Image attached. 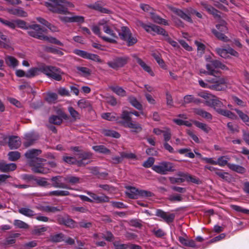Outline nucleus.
<instances>
[{
	"instance_id": "f257e3e1",
	"label": "nucleus",
	"mask_w": 249,
	"mask_h": 249,
	"mask_svg": "<svg viewBox=\"0 0 249 249\" xmlns=\"http://www.w3.org/2000/svg\"><path fill=\"white\" fill-rule=\"evenodd\" d=\"M46 29L42 28L41 26L38 24H34L29 25L27 34L30 36L34 38L40 40H45L51 43L56 44L61 46H64L63 43L56 38L44 35L43 33H46Z\"/></svg>"
},
{
	"instance_id": "f03ea898",
	"label": "nucleus",
	"mask_w": 249,
	"mask_h": 249,
	"mask_svg": "<svg viewBox=\"0 0 249 249\" xmlns=\"http://www.w3.org/2000/svg\"><path fill=\"white\" fill-rule=\"evenodd\" d=\"M131 34L128 27L122 26L120 31V26L113 24L110 22V43L116 42L118 39V36L123 40Z\"/></svg>"
},
{
	"instance_id": "7ed1b4c3",
	"label": "nucleus",
	"mask_w": 249,
	"mask_h": 249,
	"mask_svg": "<svg viewBox=\"0 0 249 249\" xmlns=\"http://www.w3.org/2000/svg\"><path fill=\"white\" fill-rule=\"evenodd\" d=\"M152 169L156 173L162 175H167L168 173L173 172L175 170L174 164L167 161H162L157 164L154 165Z\"/></svg>"
},
{
	"instance_id": "20e7f679",
	"label": "nucleus",
	"mask_w": 249,
	"mask_h": 249,
	"mask_svg": "<svg viewBox=\"0 0 249 249\" xmlns=\"http://www.w3.org/2000/svg\"><path fill=\"white\" fill-rule=\"evenodd\" d=\"M40 71L48 77L58 81L61 80L63 72L59 68L51 66L43 65L40 67Z\"/></svg>"
},
{
	"instance_id": "39448f33",
	"label": "nucleus",
	"mask_w": 249,
	"mask_h": 249,
	"mask_svg": "<svg viewBox=\"0 0 249 249\" xmlns=\"http://www.w3.org/2000/svg\"><path fill=\"white\" fill-rule=\"evenodd\" d=\"M121 118L123 120V125L125 127L132 129V132L139 133L142 130L141 125L133 122L131 117L129 116V114L126 112V110H123L122 111Z\"/></svg>"
},
{
	"instance_id": "423d86ee",
	"label": "nucleus",
	"mask_w": 249,
	"mask_h": 249,
	"mask_svg": "<svg viewBox=\"0 0 249 249\" xmlns=\"http://www.w3.org/2000/svg\"><path fill=\"white\" fill-rule=\"evenodd\" d=\"M213 76L214 77L207 80V82L210 84V86L215 87L214 89H211L216 91L225 90L227 84V80L223 77L216 76L215 75Z\"/></svg>"
},
{
	"instance_id": "0eeeda50",
	"label": "nucleus",
	"mask_w": 249,
	"mask_h": 249,
	"mask_svg": "<svg viewBox=\"0 0 249 249\" xmlns=\"http://www.w3.org/2000/svg\"><path fill=\"white\" fill-rule=\"evenodd\" d=\"M34 160L28 161L29 166L32 167V170L34 173L42 174H45L48 173V169L44 167V164L43 163V162L46 161L45 159L38 158Z\"/></svg>"
},
{
	"instance_id": "6e6552de",
	"label": "nucleus",
	"mask_w": 249,
	"mask_h": 249,
	"mask_svg": "<svg viewBox=\"0 0 249 249\" xmlns=\"http://www.w3.org/2000/svg\"><path fill=\"white\" fill-rule=\"evenodd\" d=\"M216 27L219 31V32L214 29H213L212 30V32L213 35L219 40H221L224 42L229 41V38L223 33H225L228 32V28L226 26V22L224 20H222L220 22V23L216 25Z\"/></svg>"
},
{
	"instance_id": "1a4fd4ad",
	"label": "nucleus",
	"mask_w": 249,
	"mask_h": 249,
	"mask_svg": "<svg viewBox=\"0 0 249 249\" xmlns=\"http://www.w3.org/2000/svg\"><path fill=\"white\" fill-rule=\"evenodd\" d=\"M139 24L142 26L147 33L154 35L155 33L164 36H168V34L166 31L161 27L150 24L149 25L145 24L142 22L140 21Z\"/></svg>"
},
{
	"instance_id": "9d476101",
	"label": "nucleus",
	"mask_w": 249,
	"mask_h": 249,
	"mask_svg": "<svg viewBox=\"0 0 249 249\" xmlns=\"http://www.w3.org/2000/svg\"><path fill=\"white\" fill-rule=\"evenodd\" d=\"M129 61V57L126 55L116 57L110 62V67L117 70L124 67Z\"/></svg>"
},
{
	"instance_id": "9b49d317",
	"label": "nucleus",
	"mask_w": 249,
	"mask_h": 249,
	"mask_svg": "<svg viewBox=\"0 0 249 249\" xmlns=\"http://www.w3.org/2000/svg\"><path fill=\"white\" fill-rule=\"evenodd\" d=\"M7 139H8V144L11 149H17L21 144L20 138L18 136H11L7 137H4L3 138V142H0V145H4L6 142Z\"/></svg>"
},
{
	"instance_id": "f8f14e48",
	"label": "nucleus",
	"mask_w": 249,
	"mask_h": 249,
	"mask_svg": "<svg viewBox=\"0 0 249 249\" xmlns=\"http://www.w3.org/2000/svg\"><path fill=\"white\" fill-rule=\"evenodd\" d=\"M71 149L77 153L75 155L77 156L78 158L83 160H89L92 157V154L89 151L83 150L81 147L74 146L71 147Z\"/></svg>"
},
{
	"instance_id": "ddd939ff",
	"label": "nucleus",
	"mask_w": 249,
	"mask_h": 249,
	"mask_svg": "<svg viewBox=\"0 0 249 249\" xmlns=\"http://www.w3.org/2000/svg\"><path fill=\"white\" fill-rule=\"evenodd\" d=\"M155 215L161 218L164 221L168 224L173 222L175 218L174 213L165 212L160 209L156 210Z\"/></svg>"
},
{
	"instance_id": "4468645a",
	"label": "nucleus",
	"mask_w": 249,
	"mask_h": 249,
	"mask_svg": "<svg viewBox=\"0 0 249 249\" xmlns=\"http://www.w3.org/2000/svg\"><path fill=\"white\" fill-rule=\"evenodd\" d=\"M59 116L56 115H52L49 117V121L52 124L60 125L62 123V119L68 120L69 116L63 111H60L58 113Z\"/></svg>"
},
{
	"instance_id": "2eb2a0df",
	"label": "nucleus",
	"mask_w": 249,
	"mask_h": 249,
	"mask_svg": "<svg viewBox=\"0 0 249 249\" xmlns=\"http://www.w3.org/2000/svg\"><path fill=\"white\" fill-rule=\"evenodd\" d=\"M57 222L60 225H63L70 228L77 227L76 222L69 217L59 216L57 219Z\"/></svg>"
},
{
	"instance_id": "dca6fc26",
	"label": "nucleus",
	"mask_w": 249,
	"mask_h": 249,
	"mask_svg": "<svg viewBox=\"0 0 249 249\" xmlns=\"http://www.w3.org/2000/svg\"><path fill=\"white\" fill-rule=\"evenodd\" d=\"M200 4L208 12L209 14H212L214 18H220V15L219 14L220 12L212 6L203 1L201 2Z\"/></svg>"
},
{
	"instance_id": "f3484780",
	"label": "nucleus",
	"mask_w": 249,
	"mask_h": 249,
	"mask_svg": "<svg viewBox=\"0 0 249 249\" xmlns=\"http://www.w3.org/2000/svg\"><path fill=\"white\" fill-rule=\"evenodd\" d=\"M208 102V106L213 107L218 113L224 106L223 103L214 96L210 102Z\"/></svg>"
},
{
	"instance_id": "a211bd4d",
	"label": "nucleus",
	"mask_w": 249,
	"mask_h": 249,
	"mask_svg": "<svg viewBox=\"0 0 249 249\" xmlns=\"http://www.w3.org/2000/svg\"><path fill=\"white\" fill-rule=\"evenodd\" d=\"M59 19L65 22H78L83 23L84 22V18L82 16H75L71 17L59 16Z\"/></svg>"
},
{
	"instance_id": "6ab92c4d",
	"label": "nucleus",
	"mask_w": 249,
	"mask_h": 249,
	"mask_svg": "<svg viewBox=\"0 0 249 249\" xmlns=\"http://www.w3.org/2000/svg\"><path fill=\"white\" fill-rule=\"evenodd\" d=\"M185 174L182 172H178L175 176L169 177L171 184H180L185 181Z\"/></svg>"
},
{
	"instance_id": "aec40b11",
	"label": "nucleus",
	"mask_w": 249,
	"mask_h": 249,
	"mask_svg": "<svg viewBox=\"0 0 249 249\" xmlns=\"http://www.w3.org/2000/svg\"><path fill=\"white\" fill-rule=\"evenodd\" d=\"M61 176H57L51 178V180L53 182L52 186L54 188L71 189L68 185L61 182Z\"/></svg>"
},
{
	"instance_id": "412c9836",
	"label": "nucleus",
	"mask_w": 249,
	"mask_h": 249,
	"mask_svg": "<svg viewBox=\"0 0 249 249\" xmlns=\"http://www.w3.org/2000/svg\"><path fill=\"white\" fill-rule=\"evenodd\" d=\"M17 165L14 163H6L4 161L0 162V171L2 172H9L16 169Z\"/></svg>"
},
{
	"instance_id": "4be33fe9",
	"label": "nucleus",
	"mask_w": 249,
	"mask_h": 249,
	"mask_svg": "<svg viewBox=\"0 0 249 249\" xmlns=\"http://www.w3.org/2000/svg\"><path fill=\"white\" fill-rule=\"evenodd\" d=\"M41 153V151L40 150L33 149L27 151L25 154V156L29 159V161H33L35 160H34L39 158L37 156Z\"/></svg>"
},
{
	"instance_id": "5701e85b",
	"label": "nucleus",
	"mask_w": 249,
	"mask_h": 249,
	"mask_svg": "<svg viewBox=\"0 0 249 249\" xmlns=\"http://www.w3.org/2000/svg\"><path fill=\"white\" fill-rule=\"evenodd\" d=\"M178 240L179 242L183 246L192 248H196L197 246L195 241L193 239H188L182 236H179Z\"/></svg>"
},
{
	"instance_id": "b1692460",
	"label": "nucleus",
	"mask_w": 249,
	"mask_h": 249,
	"mask_svg": "<svg viewBox=\"0 0 249 249\" xmlns=\"http://www.w3.org/2000/svg\"><path fill=\"white\" fill-rule=\"evenodd\" d=\"M88 194L93 199V201H94L97 203L107 202L108 200V197L105 195L98 196L91 192H88Z\"/></svg>"
},
{
	"instance_id": "393cba45",
	"label": "nucleus",
	"mask_w": 249,
	"mask_h": 249,
	"mask_svg": "<svg viewBox=\"0 0 249 249\" xmlns=\"http://www.w3.org/2000/svg\"><path fill=\"white\" fill-rule=\"evenodd\" d=\"M125 193L128 197L132 199H137L139 197V190L135 187L128 186L126 187Z\"/></svg>"
},
{
	"instance_id": "a878e982",
	"label": "nucleus",
	"mask_w": 249,
	"mask_h": 249,
	"mask_svg": "<svg viewBox=\"0 0 249 249\" xmlns=\"http://www.w3.org/2000/svg\"><path fill=\"white\" fill-rule=\"evenodd\" d=\"M136 58L137 63L141 66L144 71L148 72L150 75L154 76V73L152 71L151 68L147 65L144 62H143L140 58L136 56H134Z\"/></svg>"
},
{
	"instance_id": "bb28decb",
	"label": "nucleus",
	"mask_w": 249,
	"mask_h": 249,
	"mask_svg": "<svg viewBox=\"0 0 249 249\" xmlns=\"http://www.w3.org/2000/svg\"><path fill=\"white\" fill-rule=\"evenodd\" d=\"M20 235V233H12L9 236L6 238L4 242L3 243L4 246L5 247L14 244L16 243V238H18Z\"/></svg>"
},
{
	"instance_id": "cd10ccee",
	"label": "nucleus",
	"mask_w": 249,
	"mask_h": 249,
	"mask_svg": "<svg viewBox=\"0 0 249 249\" xmlns=\"http://www.w3.org/2000/svg\"><path fill=\"white\" fill-rule=\"evenodd\" d=\"M24 139L23 145L26 148L33 145L37 140L33 135L30 134H26Z\"/></svg>"
},
{
	"instance_id": "c85d7f7f",
	"label": "nucleus",
	"mask_w": 249,
	"mask_h": 249,
	"mask_svg": "<svg viewBox=\"0 0 249 249\" xmlns=\"http://www.w3.org/2000/svg\"><path fill=\"white\" fill-rule=\"evenodd\" d=\"M228 168L231 170L237 172L239 174H244L246 172V169L239 165L229 163L228 164Z\"/></svg>"
},
{
	"instance_id": "c756f323",
	"label": "nucleus",
	"mask_w": 249,
	"mask_h": 249,
	"mask_svg": "<svg viewBox=\"0 0 249 249\" xmlns=\"http://www.w3.org/2000/svg\"><path fill=\"white\" fill-rule=\"evenodd\" d=\"M38 210L46 212H52L55 213L56 212H59L61 210L58 207H53L50 206H40L36 207Z\"/></svg>"
},
{
	"instance_id": "7c9ffc66",
	"label": "nucleus",
	"mask_w": 249,
	"mask_h": 249,
	"mask_svg": "<svg viewBox=\"0 0 249 249\" xmlns=\"http://www.w3.org/2000/svg\"><path fill=\"white\" fill-rule=\"evenodd\" d=\"M195 113L202 117L211 120L212 119V115L209 112H208L204 110L201 108H196L194 110Z\"/></svg>"
},
{
	"instance_id": "2f4dec72",
	"label": "nucleus",
	"mask_w": 249,
	"mask_h": 249,
	"mask_svg": "<svg viewBox=\"0 0 249 249\" xmlns=\"http://www.w3.org/2000/svg\"><path fill=\"white\" fill-rule=\"evenodd\" d=\"M128 101L133 107H135L138 110H142V104L137 100V99L135 97H128Z\"/></svg>"
},
{
	"instance_id": "473e14b6",
	"label": "nucleus",
	"mask_w": 249,
	"mask_h": 249,
	"mask_svg": "<svg viewBox=\"0 0 249 249\" xmlns=\"http://www.w3.org/2000/svg\"><path fill=\"white\" fill-rule=\"evenodd\" d=\"M43 50L47 53L56 54L60 56L64 54V53L61 51L57 49L56 48H53L51 46H43Z\"/></svg>"
},
{
	"instance_id": "72a5a7b5",
	"label": "nucleus",
	"mask_w": 249,
	"mask_h": 249,
	"mask_svg": "<svg viewBox=\"0 0 249 249\" xmlns=\"http://www.w3.org/2000/svg\"><path fill=\"white\" fill-rule=\"evenodd\" d=\"M18 211L20 213L29 217H32L36 215L34 211L27 208H21Z\"/></svg>"
},
{
	"instance_id": "f704fd0d",
	"label": "nucleus",
	"mask_w": 249,
	"mask_h": 249,
	"mask_svg": "<svg viewBox=\"0 0 249 249\" xmlns=\"http://www.w3.org/2000/svg\"><path fill=\"white\" fill-rule=\"evenodd\" d=\"M174 12L178 16L180 17L182 19L189 22L191 23L193 22V21L191 18V17L187 15L185 13H184L181 10L178 9H175L173 10Z\"/></svg>"
},
{
	"instance_id": "c9c22d12",
	"label": "nucleus",
	"mask_w": 249,
	"mask_h": 249,
	"mask_svg": "<svg viewBox=\"0 0 249 249\" xmlns=\"http://www.w3.org/2000/svg\"><path fill=\"white\" fill-rule=\"evenodd\" d=\"M110 89L117 95L121 97L125 96L126 92L122 87L116 86L110 87Z\"/></svg>"
},
{
	"instance_id": "e433bc0d",
	"label": "nucleus",
	"mask_w": 249,
	"mask_h": 249,
	"mask_svg": "<svg viewBox=\"0 0 249 249\" xmlns=\"http://www.w3.org/2000/svg\"><path fill=\"white\" fill-rule=\"evenodd\" d=\"M5 60L6 64L9 67L14 68L17 66L18 64V60L12 56H7Z\"/></svg>"
},
{
	"instance_id": "4c0bfd02",
	"label": "nucleus",
	"mask_w": 249,
	"mask_h": 249,
	"mask_svg": "<svg viewBox=\"0 0 249 249\" xmlns=\"http://www.w3.org/2000/svg\"><path fill=\"white\" fill-rule=\"evenodd\" d=\"M184 104H190L194 103L195 104H198L201 103V100L199 99L196 98L192 95H187L184 97Z\"/></svg>"
},
{
	"instance_id": "58836bf2",
	"label": "nucleus",
	"mask_w": 249,
	"mask_h": 249,
	"mask_svg": "<svg viewBox=\"0 0 249 249\" xmlns=\"http://www.w3.org/2000/svg\"><path fill=\"white\" fill-rule=\"evenodd\" d=\"M230 158L228 156H222L219 157L217 160V165L221 167H223L225 165H227L229 163L228 161Z\"/></svg>"
},
{
	"instance_id": "ea45409f",
	"label": "nucleus",
	"mask_w": 249,
	"mask_h": 249,
	"mask_svg": "<svg viewBox=\"0 0 249 249\" xmlns=\"http://www.w3.org/2000/svg\"><path fill=\"white\" fill-rule=\"evenodd\" d=\"M68 111L73 121H76L77 120L80 119L81 116L80 114L73 107H68Z\"/></svg>"
},
{
	"instance_id": "a19ab883",
	"label": "nucleus",
	"mask_w": 249,
	"mask_h": 249,
	"mask_svg": "<svg viewBox=\"0 0 249 249\" xmlns=\"http://www.w3.org/2000/svg\"><path fill=\"white\" fill-rule=\"evenodd\" d=\"M198 96L205 100V104L208 106V102H210L214 96V95L206 92H202L198 94Z\"/></svg>"
},
{
	"instance_id": "79ce46f5",
	"label": "nucleus",
	"mask_w": 249,
	"mask_h": 249,
	"mask_svg": "<svg viewBox=\"0 0 249 249\" xmlns=\"http://www.w3.org/2000/svg\"><path fill=\"white\" fill-rule=\"evenodd\" d=\"M218 113L231 119H235L236 118V116L229 110L223 109L221 108Z\"/></svg>"
},
{
	"instance_id": "37998d69",
	"label": "nucleus",
	"mask_w": 249,
	"mask_h": 249,
	"mask_svg": "<svg viewBox=\"0 0 249 249\" xmlns=\"http://www.w3.org/2000/svg\"><path fill=\"white\" fill-rule=\"evenodd\" d=\"M218 113L231 119H235L236 118V116L229 110L223 109L221 108Z\"/></svg>"
},
{
	"instance_id": "c03bdc74",
	"label": "nucleus",
	"mask_w": 249,
	"mask_h": 249,
	"mask_svg": "<svg viewBox=\"0 0 249 249\" xmlns=\"http://www.w3.org/2000/svg\"><path fill=\"white\" fill-rule=\"evenodd\" d=\"M70 193L68 191L56 190L49 192L48 196H69Z\"/></svg>"
},
{
	"instance_id": "a18cd8bd",
	"label": "nucleus",
	"mask_w": 249,
	"mask_h": 249,
	"mask_svg": "<svg viewBox=\"0 0 249 249\" xmlns=\"http://www.w3.org/2000/svg\"><path fill=\"white\" fill-rule=\"evenodd\" d=\"M234 110L236 112L240 118L248 125H249V117L242 111L235 109Z\"/></svg>"
},
{
	"instance_id": "49530a36",
	"label": "nucleus",
	"mask_w": 249,
	"mask_h": 249,
	"mask_svg": "<svg viewBox=\"0 0 249 249\" xmlns=\"http://www.w3.org/2000/svg\"><path fill=\"white\" fill-rule=\"evenodd\" d=\"M216 53L221 57L224 58H230V55L228 53V48L227 49L223 48H216L215 49Z\"/></svg>"
},
{
	"instance_id": "de8ad7c7",
	"label": "nucleus",
	"mask_w": 249,
	"mask_h": 249,
	"mask_svg": "<svg viewBox=\"0 0 249 249\" xmlns=\"http://www.w3.org/2000/svg\"><path fill=\"white\" fill-rule=\"evenodd\" d=\"M194 124L196 127L201 129L202 130H203V131L207 133H209L210 131L211 130V128L209 126H208L206 124L202 123L198 121H195Z\"/></svg>"
},
{
	"instance_id": "09e8293b",
	"label": "nucleus",
	"mask_w": 249,
	"mask_h": 249,
	"mask_svg": "<svg viewBox=\"0 0 249 249\" xmlns=\"http://www.w3.org/2000/svg\"><path fill=\"white\" fill-rule=\"evenodd\" d=\"M16 27L22 29L28 30L29 25H28L24 20L18 19L15 20V27Z\"/></svg>"
},
{
	"instance_id": "8fccbe9b",
	"label": "nucleus",
	"mask_w": 249,
	"mask_h": 249,
	"mask_svg": "<svg viewBox=\"0 0 249 249\" xmlns=\"http://www.w3.org/2000/svg\"><path fill=\"white\" fill-rule=\"evenodd\" d=\"M8 160L10 161H16L20 157V153L18 151H11L8 154Z\"/></svg>"
},
{
	"instance_id": "3c124183",
	"label": "nucleus",
	"mask_w": 249,
	"mask_h": 249,
	"mask_svg": "<svg viewBox=\"0 0 249 249\" xmlns=\"http://www.w3.org/2000/svg\"><path fill=\"white\" fill-rule=\"evenodd\" d=\"M76 69L78 71V73L82 76H87L91 74V71L87 67H77Z\"/></svg>"
},
{
	"instance_id": "603ef678",
	"label": "nucleus",
	"mask_w": 249,
	"mask_h": 249,
	"mask_svg": "<svg viewBox=\"0 0 249 249\" xmlns=\"http://www.w3.org/2000/svg\"><path fill=\"white\" fill-rule=\"evenodd\" d=\"M64 180L70 184H75L80 183V178L77 177L69 176L65 178Z\"/></svg>"
},
{
	"instance_id": "864d4df0",
	"label": "nucleus",
	"mask_w": 249,
	"mask_h": 249,
	"mask_svg": "<svg viewBox=\"0 0 249 249\" xmlns=\"http://www.w3.org/2000/svg\"><path fill=\"white\" fill-rule=\"evenodd\" d=\"M124 42H125L126 45L128 46H131L136 43L137 42V39L136 37L133 36L132 34H131L130 36H129L128 37H126L125 39L123 40Z\"/></svg>"
},
{
	"instance_id": "5fc2aeb1",
	"label": "nucleus",
	"mask_w": 249,
	"mask_h": 249,
	"mask_svg": "<svg viewBox=\"0 0 249 249\" xmlns=\"http://www.w3.org/2000/svg\"><path fill=\"white\" fill-rule=\"evenodd\" d=\"M40 71V68H33L30 69L26 73V77L27 78H31L34 77L35 76L38 74V72Z\"/></svg>"
},
{
	"instance_id": "6e6d98bb",
	"label": "nucleus",
	"mask_w": 249,
	"mask_h": 249,
	"mask_svg": "<svg viewBox=\"0 0 249 249\" xmlns=\"http://www.w3.org/2000/svg\"><path fill=\"white\" fill-rule=\"evenodd\" d=\"M14 225L17 228L20 229H27L29 228V225L24 222L20 220H15L14 221Z\"/></svg>"
},
{
	"instance_id": "4d7b16f0",
	"label": "nucleus",
	"mask_w": 249,
	"mask_h": 249,
	"mask_svg": "<svg viewBox=\"0 0 249 249\" xmlns=\"http://www.w3.org/2000/svg\"><path fill=\"white\" fill-rule=\"evenodd\" d=\"M185 180L188 182H191L196 184H199L201 183V181L198 178L188 174H185Z\"/></svg>"
},
{
	"instance_id": "13d9d810",
	"label": "nucleus",
	"mask_w": 249,
	"mask_h": 249,
	"mask_svg": "<svg viewBox=\"0 0 249 249\" xmlns=\"http://www.w3.org/2000/svg\"><path fill=\"white\" fill-rule=\"evenodd\" d=\"M92 148L95 151L100 153H107L109 151V150L103 145L93 146Z\"/></svg>"
},
{
	"instance_id": "bf43d9fd",
	"label": "nucleus",
	"mask_w": 249,
	"mask_h": 249,
	"mask_svg": "<svg viewBox=\"0 0 249 249\" xmlns=\"http://www.w3.org/2000/svg\"><path fill=\"white\" fill-rule=\"evenodd\" d=\"M2 24L8 27L9 28L15 29V20H12L11 21L4 19L1 18L0 21Z\"/></svg>"
},
{
	"instance_id": "052dcab7",
	"label": "nucleus",
	"mask_w": 249,
	"mask_h": 249,
	"mask_svg": "<svg viewBox=\"0 0 249 249\" xmlns=\"http://www.w3.org/2000/svg\"><path fill=\"white\" fill-rule=\"evenodd\" d=\"M152 18L156 23L163 24L165 25H168V22L166 20L161 18L158 15H153L152 16Z\"/></svg>"
},
{
	"instance_id": "680f3d73",
	"label": "nucleus",
	"mask_w": 249,
	"mask_h": 249,
	"mask_svg": "<svg viewBox=\"0 0 249 249\" xmlns=\"http://www.w3.org/2000/svg\"><path fill=\"white\" fill-rule=\"evenodd\" d=\"M51 240L53 242H60L64 241V234L60 233L53 235L51 237Z\"/></svg>"
},
{
	"instance_id": "e2e57ef3",
	"label": "nucleus",
	"mask_w": 249,
	"mask_h": 249,
	"mask_svg": "<svg viewBox=\"0 0 249 249\" xmlns=\"http://www.w3.org/2000/svg\"><path fill=\"white\" fill-rule=\"evenodd\" d=\"M168 199L171 202H179L183 199L182 196L179 194H173L169 196Z\"/></svg>"
},
{
	"instance_id": "0e129e2a",
	"label": "nucleus",
	"mask_w": 249,
	"mask_h": 249,
	"mask_svg": "<svg viewBox=\"0 0 249 249\" xmlns=\"http://www.w3.org/2000/svg\"><path fill=\"white\" fill-rule=\"evenodd\" d=\"M36 182L37 185L39 186L46 187L50 185V184L46 181V178H36Z\"/></svg>"
},
{
	"instance_id": "69168bd1",
	"label": "nucleus",
	"mask_w": 249,
	"mask_h": 249,
	"mask_svg": "<svg viewBox=\"0 0 249 249\" xmlns=\"http://www.w3.org/2000/svg\"><path fill=\"white\" fill-rule=\"evenodd\" d=\"M155 159L153 157H149L146 161L142 163V166L145 168H150L154 165Z\"/></svg>"
},
{
	"instance_id": "338daca9",
	"label": "nucleus",
	"mask_w": 249,
	"mask_h": 249,
	"mask_svg": "<svg viewBox=\"0 0 249 249\" xmlns=\"http://www.w3.org/2000/svg\"><path fill=\"white\" fill-rule=\"evenodd\" d=\"M78 107L81 108H85L90 106V103L85 99H81L77 103Z\"/></svg>"
},
{
	"instance_id": "774afa93",
	"label": "nucleus",
	"mask_w": 249,
	"mask_h": 249,
	"mask_svg": "<svg viewBox=\"0 0 249 249\" xmlns=\"http://www.w3.org/2000/svg\"><path fill=\"white\" fill-rule=\"evenodd\" d=\"M57 95L55 93H50L47 94L46 100L49 103H54L57 99Z\"/></svg>"
}]
</instances>
